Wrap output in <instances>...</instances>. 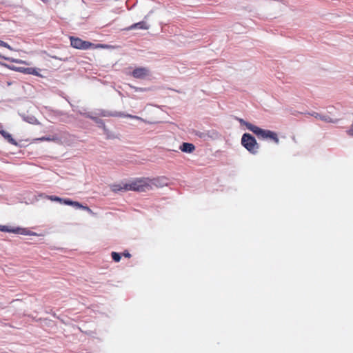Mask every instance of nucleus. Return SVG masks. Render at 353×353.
I'll return each instance as SVG.
<instances>
[{"instance_id": "nucleus-1", "label": "nucleus", "mask_w": 353, "mask_h": 353, "mask_svg": "<svg viewBox=\"0 0 353 353\" xmlns=\"http://www.w3.org/2000/svg\"><path fill=\"white\" fill-rule=\"evenodd\" d=\"M235 119L239 122L241 125H245L248 130L256 134L258 138L263 139H270L274 141L276 144H279V139L278 138L277 134L275 132L271 131L270 130L262 129L248 121H246L243 119L237 117H235Z\"/></svg>"}, {"instance_id": "nucleus-2", "label": "nucleus", "mask_w": 353, "mask_h": 353, "mask_svg": "<svg viewBox=\"0 0 353 353\" xmlns=\"http://www.w3.org/2000/svg\"><path fill=\"white\" fill-rule=\"evenodd\" d=\"M114 191H128L132 190L137 192H145L149 190L151 186L148 183V179H137L130 183H125L123 187L119 185L114 186Z\"/></svg>"}, {"instance_id": "nucleus-3", "label": "nucleus", "mask_w": 353, "mask_h": 353, "mask_svg": "<svg viewBox=\"0 0 353 353\" xmlns=\"http://www.w3.org/2000/svg\"><path fill=\"white\" fill-rule=\"evenodd\" d=\"M241 145L252 154L258 153L259 144L255 137L250 133H244L241 140Z\"/></svg>"}, {"instance_id": "nucleus-4", "label": "nucleus", "mask_w": 353, "mask_h": 353, "mask_svg": "<svg viewBox=\"0 0 353 353\" xmlns=\"http://www.w3.org/2000/svg\"><path fill=\"white\" fill-rule=\"evenodd\" d=\"M70 45L72 48L79 50H88L91 46H94V43L83 41L79 37H74L73 36L70 37Z\"/></svg>"}, {"instance_id": "nucleus-5", "label": "nucleus", "mask_w": 353, "mask_h": 353, "mask_svg": "<svg viewBox=\"0 0 353 353\" xmlns=\"http://www.w3.org/2000/svg\"><path fill=\"white\" fill-rule=\"evenodd\" d=\"M194 134L203 141H208L209 139H216L218 137V133L214 130L207 132L195 131Z\"/></svg>"}, {"instance_id": "nucleus-6", "label": "nucleus", "mask_w": 353, "mask_h": 353, "mask_svg": "<svg viewBox=\"0 0 353 353\" xmlns=\"http://www.w3.org/2000/svg\"><path fill=\"white\" fill-rule=\"evenodd\" d=\"M149 74V70L146 68H137L132 72V76L136 79H143Z\"/></svg>"}, {"instance_id": "nucleus-7", "label": "nucleus", "mask_w": 353, "mask_h": 353, "mask_svg": "<svg viewBox=\"0 0 353 353\" xmlns=\"http://www.w3.org/2000/svg\"><path fill=\"white\" fill-rule=\"evenodd\" d=\"M310 115L315 117L316 119H320L323 121H325L326 123H336V119H333L327 115H323L316 112H312L311 113H308Z\"/></svg>"}, {"instance_id": "nucleus-8", "label": "nucleus", "mask_w": 353, "mask_h": 353, "mask_svg": "<svg viewBox=\"0 0 353 353\" xmlns=\"http://www.w3.org/2000/svg\"><path fill=\"white\" fill-rule=\"evenodd\" d=\"M135 29L148 30L149 29V26L145 21H141L131 25L130 26L126 28L125 30L129 31Z\"/></svg>"}, {"instance_id": "nucleus-9", "label": "nucleus", "mask_w": 353, "mask_h": 353, "mask_svg": "<svg viewBox=\"0 0 353 353\" xmlns=\"http://www.w3.org/2000/svg\"><path fill=\"white\" fill-rule=\"evenodd\" d=\"M97 115L99 116H101V117H117V116H120L122 114H121L120 112H117V111H108V110H103V109H99L97 110Z\"/></svg>"}, {"instance_id": "nucleus-10", "label": "nucleus", "mask_w": 353, "mask_h": 353, "mask_svg": "<svg viewBox=\"0 0 353 353\" xmlns=\"http://www.w3.org/2000/svg\"><path fill=\"white\" fill-rule=\"evenodd\" d=\"M179 149L183 152L185 153H192L195 150V146L194 144L188 142H183L180 145Z\"/></svg>"}, {"instance_id": "nucleus-11", "label": "nucleus", "mask_w": 353, "mask_h": 353, "mask_svg": "<svg viewBox=\"0 0 353 353\" xmlns=\"http://www.w3.org/2000/svg\"><path fill=\"white\" fill-rule=\"evenodd\" d=\"M10 232L14 233V234H22V235H36V233H34L33 232L28 230L26 228H21L19 227L14 228H10Z\"/></svg>"}, {"instance_id": "nucleus-12", "label": "nucleus", "mask_w": 353, "mask_h": 353, "mask_svg": "<svg viewBox=\"0 0 353 353\" xmlns=\"http://www.w3.org/2000/svg\"><path fill=\"white\" fill-rule=\"evenodd\" d=\"M0 134L2 135V137L7 140V141L14 145H19L18 143L12 137V135L8 133V132L5 130H2V132H0Z\"/></svg>"}, {"instance_id": "nucleus-13", "label": "nucleus", "mask_w": 353, "mask_h": 353, "mask_svg": "<svg viewBox=\"0 0 353 353\" xmlns=\"http://www.w3.org/2000/svg\"><path fill=\"white\" fill-rule=\"evenodd\" d=\"M88 118L92 119L100 128H102L105 125L103 120L96 116L88 115Z\"/></svg>"}, {"instance_id": "nucleus-14", "label": "nucleus", "mask_w": 353, "mask_h": 353, "mask_svg": "<svg viewBox=\"0 0 353 353\" xmlns=\"http://www.w3.org/2000/svg\"><path fill=\"white\" fill-rule=\"evenodd\" d=\"M48 199L50 201H57V202L60 203L61 204H63V205H67V203H65V202L67 201H69V199H70L68 198H61V197H59V196H54V195L48 196Z\"/></svg>"}, {"instance_id": "nucleus-15", "label": "nucleus", "mask_w": 353, "mask_h": 353, "mask_svg": "<svg viewBox=\"0 0 353 353\" xmlns=\"http://www.w3.org/2000/svg\"><path fill=\"white\" fill-rule=\"evenodd\" d=\"M65 203H67V205L73 206L77 209H82V208H83V205L81 203H80L78 201H72L70 199H69V201H67Z\"/></svg>"}, {"instance_id": "nucleus-16", "label": "nucleus", "mask_w": 353, "mask_h": 353, "mask_svg": "<svg viewBox=\"0 0 353 353\" xmlns=\"http://www.w3.org/2000/svg\"><path fill=\"white\" fill-rule=\"evenodd\" d=\"M0 58L1 59H3L5 60L10 61L13 62V63H26L24 61H22L21 59L7 57H5V56H3V55H2L1 54H0Z\"/></svg>"}, {"instance_id": "nucleus-17", "label": "nucleus", "mask_w": 353, "mask_h": 353, "mask_svg": "<svg viewBox=\"0 0 353 353\" xmlns=\"http://www.w3.org/2000/svg\"><path fill=\"white\" fill-rule=\"evenodd\" d=\"M103 131V134L106 136L107 139H114L115 137L114 134L110 131L106 126L105 125L103 128H101Z\"/></svg>"}, {"instance_id": "nucleus-18", "label": "nucleus", "mask_w": 353, "mask_h": 353, "mask_svg": "<svg viewBox=\"0 0 353 353\" xmlns=\"http://www.w3.org/2000/svg\"><path fill=\"white\" fill-rule=\"evenodd\" d=\"M119 112L122 114L120 116H117V117H126V118H130V119H137V120H142V119L138 116L126 114L123 112Z\"/></svg>"}, {"instance_id": "nucleus-19", "label": "nucleus", "mask_w": 353, "mask_h": 353, "mask_svg": "<svg viewBox=\"0 0 353 353\" xmlns=\"http://www.w3.org/2000/svg\"><path fill=\"white\" fill-rule=\"evenodd\" d=\"M129 87L132 89H133L135 92H147V91H149L150 90V88H140V87H137V86H134L132 85H130V84H128Z\"/></svg>"}, {"instance_id": "nucleus-20", "label": "nucleus", "mask_w": 353, "mask_h": 353, "mask_svg": "<svg viewBox=\"0 0 353 353\" xmlns=\"http://www.w3.org/2000/svg\"><path fill=\"white\" fill-rule=\"evenodd\" d=\"M23 119L29 123L35 124L37 123V119L34 116L24 117Z\"/></svg>"}, {"instance_id": "nucleus-21", "label": "nucleus", "mask_w": 353, "mask_h": 353, "mask_svg": "<svg viewBox=\"0 0 353 353\" xmlns=\"http://www.w3.org/2000/svg\"><path fill=\"white\" fill-rule=\"evenodd\" d=\"M112 259L115 262H119L121 259V255L119 252H112L111 253Z\"/></svg>"}, {"instance_id": "nucleus-22", "label": "nucleus", "mask_w": 353, "mask_h": 353, "mask_svg": "<svg viewBox=\"0 0 353 353\" xmlns=\"http://www.w3.org/2000/svg\"><path fill=\"white\" fill-rule=\"evenodd\" d=\"M1 65L4 66V67H6L7 68L11 70H13V71H17V72H19V67H17V66H14V65H8L7 63H1Z\"/></svg>"}, {"instance_id": "nucleus-23", "label": "nucleus", "mask_w": 353, "mask_h": 353, "mask_svg": "<svg viewBox=\"0 0 353 353\" xmlns=\"http://www.w3.org/2000/svg\"><path fill=\"white\" fill-rule=\"evenodd\" d=\"M30 68L19 67V72L26 74H30Z\"/></svg>"}, {"instance_id": "nucleus-24", "label": "nucleus", "mask_w": 353, "mask_h": 353, "mask_svg": "<svg viewBox=\"0 0 353 353\" xmlns=\"http://www.w3.org/2000/svg\"><path fill=\"white\" fill-rule=\"evenodd\" d=\"M30 74H33L37 77H41V75L38 72V69L36 68H30Z\"/></svg>"}, {"instance_id": "nucleus-25", "label": "nucleus", "mask_w": 353, "mask_h": 353, "mask_svg": "<svg viewBox=\"0 0 353 353\" xmlns=\"http://www.w3.org/2000/svg\"><path fill=\"white\" fill-rule=\"evenodd\" d=\"M77 113L81 114V115H83L85 117L88 118V115H92V114L91 112H85V109H82V110H79L77 111Z\"/></svg>"}, {"instance_id": "nucleus-26", "label": "nucleus", "mask_w": 353, "mask_h": 353, "mask_svg": "<svg viewBox=\"0 0 353 353\" xmlns=\"http://www.w3.org/2000/svg\"><path fill=\"white\" fill-rule=\"evenodd\" d=\"M0 46L5 47L8 49L12 50V48L6 42L0 39Z\"/></svg>"}, {"instance_id": "nucleus-27", "label": "nucleus", "mask_w": 353, "mask_h": 353, "mask_svg": "<svg viewBox=\"0 0 353 353\" xmlns=\"http://www.w3.org/2000/svg\"><path fill=\"white\" fill-rule=\"evenodd\" d=\"M0 231L6 232H10V228H9L7 225H0Z\"/></svg>"}, {"instance_id": "nucleus-28", "label": "nucleus", "mask_w": 353, "mask_h": 353, "mask_svg": "<svg viewBox=\"0 0 353 353\" xmlns=\"http://www.w3.org/2000/svg\"><path fill=\"white\" fill-rule=\"evenodd\" d=\"M40 141H52V139L49 137H42L39 139Z\"/></svg>"}, {"instance_id": "nucleus-29", "label": "nucleus", "mask_w": 353, "mask_h": 353, "mask_svg": "<svg viewBox=\"0 0 353 353\" xmlns=\"http://www.w3.org/2000/svg\"><path fill=\"white\" fill-rule=\"evenodd\" d=\"M82 209L86 210L89 213H91V214L92 213V210L87 205H85V206L83 205Z\"/></svg>"}, {"instance_id": "nucleus-30", "label": "nucleus", "mask_w": 353, "mask_h": 353, "mask_svg": "<svg viewBox=\"0 0 353 353\" xmlns=\"http://www.w3.org/2000/svg\"><path fill=\"white\" fill-rule=\"evenodd\" d=\"M51 57L52 59H59V60L63 61H65L67 60V58L66 59H62V58H59V57H58L57 56H51Z\"/></svg>"}, {"instance_id": "nucleus-31", "label": "nucleus", "mask_w": 353, "mask_h": 353, "mask_svg": "<svg viewBox=\"0 0 353 353\" xmlns=\"http://www.w3.org/2000/svg\"><path fill=\"white\" fill-rule=\"evenodd\" d=\"M123 256L125 257L130 258L131 256V254L128 251H125L123 252Z\"/></svg>"}, {"instance_id": "nucleus-32", "label": "nucleus", "mask_w": 353, "mask_h": 353, "mask_svg": "<svg viewBox=\"0 0 353 353\" xmlns=\"http://www.w3.org/2000/svg\"><path fill=\"white\" fill-rule=\"evenodd\" d=\"M2 128H3V125L0 123V132H2V130H3L1 129Z\"/></svg>"}]
</instances>
